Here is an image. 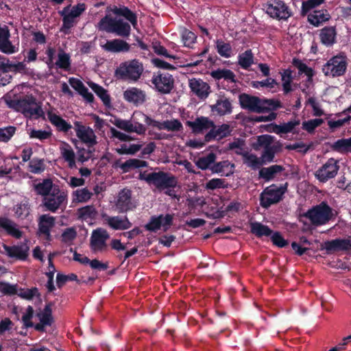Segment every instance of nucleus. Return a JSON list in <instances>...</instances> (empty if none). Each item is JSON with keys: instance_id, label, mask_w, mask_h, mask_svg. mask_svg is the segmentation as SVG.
I'll return each mask as SVG.
<instances>
[{"instance_id": "nucleus-1", "label": "nucleus", "mask_w": 351, "mask_h": 351, "mask_svg": "<svg viewBox=\"0 0 351 351\" xmlns=\"http://www.w3.org/2000/svg\"><path fill=\"white\" fill-rule=\"evenodd\" d=\"M8 106L21 112L25 117L38 119L43 116L41 104L32 95H25L19 99L6 100Z\"/></svg>"}, {"instance_id": "nucleus-2", "label": "nucleus", "mask_w": 351, "mask_h": 351, "mask_svg": "<svg viewBox=\"0 0 351 351\" xmlns=\"http://www.w3.org/2000/svg\"><path fill=\"white\" fill-rule=\"evenodd\" d=\"M239 103L243 109L256 113L275 110L282 107L281 102L278 99H261L245 93L240 95Z\"/></svg>"}, {"instance_id": "nucleus-3", "label": "nucleus", "mask_w": 351, "mask_h": 351, "mask_svg": "<svg viewBox=\"0 0 351 351\" xmlns=\"http://www.w3.org/2000/svg\"><path fill=\"white\" fill-rule=\"evenodd\" d=\"M138 180L153 185L160 191L168 189H173L178 184V179L171 173L162 171L148 173L147 171L141 172Z\"/></svg>"}, {"instance_id": "nucleus-4", "label": "nucleus", "mask_w": 351, "mask_h": 351, "mask_svg": "<svg viewBox=\"0 0 351 351\" xmlns=\"http://www.w3.org/2000/svg\"><path fill=\"white\" fill-rule=\"evenodd\" d=\"M97 27L99 31L115 34L121 37H128L131 27L128 23L121 19L113 18L110 15L103 17L97 23Z\"/></svg>"}, {"instance_id": "nucleus-5", "label": "nucleus", "mask_w": 351, "mask_h": 351, "mask_svg": "<svg viewBox=\"0 0 351 351\" xmlns=\"http://www.w3.org/2000/svg\"><path fill=\"white\" fill-rule=\"evenodd\" d=\"M335 216L333 209L325 202L313 206L304 214V217L308 219L315 226L325 225L335 219Z\"/></svg>"}, {"instance_id": "nucleus-6", "label": "nucleus", "mask_w": 351, "mask_h": 351, "mask_svg": "<svg viewBox=\"0 0 351 351\" xmlns=\"http://www.w3.org/2000/svg\"><path fill=\"white\" fill-rule=\"evenodd\" d=\"M144 68L141 62L132 60L121 63L115 71L116 76L123 80L136 82L141 77Z\"/></svg>"}, {"instance_id": "nucleus-7", "label": "nucleus", "mask_w": 351, "mask_h": 351, "mask_svg": "<svg viewBox=\"0 0 351 351\" xmlns=\"http://www.w3.org/2000/svg\"><path fill=\"white\" fill-rule=\"evenodd\" d=\"M287 189V183L277 186L271 184L266 187L260 195V204L263 208H267L271 205L278 203Z\"/></svg>"}, {"instance_id": "nucleus-8", "label": "nucleus", "mask_w": 351, "mask_h": 351, "mask_svg": "<svg viewBox=\"0 0 351 351\" xmlns=\"http://www.w3.org/2000/svg\"><path fill=\"white\" fill-rule=\"evenodd\" d=\"M347 66V58L343 53H341L329 59L323 65L322 72L326 76L339 77L346 73Z\"/></svg>"}, {"instance_id": "nucleus-9", "label": "nucleus", "mask_w": 351, "mask_h": 351, "mask_svg": "<svg viewBox=\"0 0 351 351\" xmlns=\"http://www.w3.org/2000/svg\"><path fill=\"white\" fill-rule=\"evenodd\" d=\"M274 137L270 135H261L258 136L257 144L263 148L261 155L263 165H267L274 161L275 155L280 150V145H273Z\"/></svg>"}, {"instance_id": "nucleus-10", "label": "nucleus", "mask_w": 351, "mask_h": 351, "mask_svg": "<svg viewBox=\"0 0 351 351\" xmlns=\"http://www.w3.org/2000/svg\"><path fill=\"white\" fill-rule=\"evenodd\" d=\"M86 10L84 3H78L71 7L68 5L63 8L62 10L58 12L59 14L62 17V25L61 31L64 33L67 30L73 27L77 23V18L79 17Z\"/></svg>"}, {"instance_id": "nucleus-11", "label": "nucleus", "mask_w": 351, "mask_h": 351, "mask_svg": "<svg viewBox=\"0 0 351 351\" xmlns=\"http://www.w3.org/2000/svg\"><path fill=\"white\" fill-rule=\"evenodd\" d=\"M67 193L55 186L53 191L43 198V205L47 210L56 213L58 209L64 206L67 202Z\"/></svg>"}, {"instance_id": "nucleus-12", "label": "nucleus", "mask_w": 351, "mask_h": 351, "mask_svg": "<svg viewBox=\"0 0 351 351\" xmlns=\"http://www.w3.org/2000/svg\"><path fill=\"white\" fill-rule=\"evenodd\" d=\"M114 206L119 213H125L136 208V202L132 197L130 189L124 188L121 190L115 199Z\"/></svg>"}, {"instance_id": "nucleus-13", "label": "nucleus", "mask_w": 351, "mask_h": 351, "mask_svg": "<svg viewBox=\"0 0 351 351\" xmlns=\"http://www.w3.org/2000/svg\"><path fill=\"white\" fill-rule=\"evenodd\" d=\"M109 232L104 228H98L93 230L90 238V248L93 253L103 252L107 250Z\"/></svg>"}, {"instance_id": "nucleus-14", "label": "nucleus", "mask_w": 351, "mask_h": 351, "mask_svg": "<svg viewBox=\"0 0 351 351\" xmlns=\"http://www.w3.org/2000/svg\"><path fill=\"white\" fill-rule=\"evenodd\" d=\"M266 12L272 18L286 20L291 16L288 6L280 0H269L265 7Z\"/></svg>"}, {"instance_id": "nucleus-15", "label": "nucleus", "mask_w": 351, "mask_h": 351, "mask_svg": "<svg viewBox=\"0 0 351 351\" xmlns=\"http://www.w3.org/2000/svg\"><path fill=\"white\" fill-rule=\"evenodd\" d=\"M339 169L338 161L331 158L315 172V176L319 182H326L335 178Z\"/></svg>"}, {"instance_id": "nucleus-16", "label": "nucleus", "mask_w": 351, "mask_h": 351, "mask_svg": "<svg viewBox=\"0 0 351 351\" xmlns=\"http://www.w3.org/2000/svg\"><path fill=\"white\" fill-rule=\"evenodd\" d=\"M152 83L158 92L168 94L173 88L174 80L172 75L167 73H158L153 75Z\"/></svg>"}, {"instance_id": "nucleus-17", "label": "nucleus", "mask_w": 351, "mask_h": 351, "mask_svg": "<svg viewBox=\"0 0 351 351\" xmlns=\"http://www.w3.org/2000/svg\"><path fill=\"white\" fill-rule=\"evenodd\" d=\"M29 246L26 243H21V244L9 246L5 244H2L0 247V252L5 254L10 258H14L18 260H25L29 254Z\"/></svg>"}, {"instance_id": "nucleus-18", "label": "nucleus", "mask_w": 351, "mask_h": 351, "mask_svg": "<svg viewBox=\"0 0 351 351\" xmlns=\"http://www.w3.org/2000/svg\"><path fill=\"white\" fill-rule=\"evenodd\" d=\"M76 136L82 142L88 146H93L97 143V136L92 128L82 125L79 121L74 123Z\"/></svg>"}, {"instance_id": "nucleus-19", "label": "nucleus", "mask_w": 351, "mask_h": 351, "mask_svg": "<svg viewBox=\"0 0 351 351\" xmlns=\"http://www.w3.org/2000/svg\"><path fill=\"white\" fill-rule=\"evenodd\" d=\"M104 223L115 230H125L130 228L132 223L126 216H109L102 215Z\"/></svg>"}, {"instance_id": "nucleus-20", "label": "nucleus", "mask_w": 351, "mask_h": 351, "mask_svg": "<svg viewBox=\"0 0 351 351\" xmlns=\"http://www.w3.org/2000/svg\"><path fill=\"white\" fill-rule=\"evenodd\" d=\"M112 123L120 130L128 133L134 132L141 135L144 134L146 132V128L143 124L134 123L132 120L115 119Z\"/></svg>"}, {"instance_id": "nucleus-21", "label": "nucleus", "mask_w": 351, "mask_h": 351, "mask_svg": "<svg viewBox=\"0 0 351 351\" xmlns=\"http://www.w3.org/2000/svg\"><path fill=\"white\" fill-rule=\"evenodd\" d=\"M189 86L191 92L201 99H206L210 93V87L208 84L201 79L192 78L189 80Z\"/></svg>"}, {"instance_id": "nucleus-22", "label": "nucleus", "mask_w": 351, "mask_h": 351, "mask_svg": "<svg viewBox=\"0 0 351 351\" xmlns=\"http://www.w3.org/2000/svg\"><path fill=\"white\" fill-rule=\"evenodd\" d=\"M123 99L129 103L138 106L146 101V93L144 90L136 87H131L123 92Z\"/></svg>"}, {"instance_id": "nucleus-23", "label": "nucleus", "mask_w": 351, "mask_h": 351, "mask_svg": "<svg viewBox=\"0 0 351 351\" xmlns=\"http://www.w3.org/2000/svg\"><path fill=\"white\" fill-rule=\"evenodd\" d=\"M186 125L192 130L194 134H200L204 131L211 130L214 126V122L206 117H200L194 121H188Z\"/></svg>"}, {"instance_id": "nucleus-24", "label": "nucleus", "mask_w": 351, "mask_h": 351, "mask_svg": "<svg viewBox=\"0 0 351 351\" xmlns=\"http://www.w3.org/2000/svg\"><path fill=\"white\" fill-rule=\"evenodd\" d=\"M231 132L232 130L228 124L224 123L218 127L214 125V126L211 128V130L205 135V141L221 140L230 135Z\"/></svg>"}, {"instance_id": "nucleus-25", "label": "nucleus", "mask_w": 351, "mask_h": 351, "mask_svg": "<svg viewBox=\"0 0 351 351\" xmlns=\"http://www.w3.org/2000/svg\"><path fill=\"white\" fill-rule=\"evenodd\" d=\"M324 248L328 252L348 251L351 250L350 239H336L325 242Z\"/></svg>"}, {"instance_id": "nucleus-26", "label": "nucleus", "mask_w": 351, "mask_h": 351, "mask_svg": "<svg viewBox=\"0 0 351 351\" xmlns=\"http://www.w3.org/2000/svg\"><path fill=\"white\" fill-rule=\"evenodd\" d=\"M0 229L15 239H20L23 235V232L18 228V225L7 217H0Z\"/></svg>"}, {"instance_id": "nucleus-27", "label": "nucleus", "mask_w": 351, "mask_h": 351, "mask_svg": "<svg viewBox=\"0 0 351 351\" xmlns=\"http://www.w3.org/2000/svg\"><path fill=\"white\" fill-rule=\"evenodd\" d=\"M210 110L219 116L230 114L232 111V106L229 99L225 97H220L215 104L210 106Z\"/></svg>"}, {"instance_id": "nucleus-28", "label": "nucleus", "mask_w": 351, "mask_h": 351, "mask_svg": "<svg viewBox=\"0 0 351 351\" xmlns=\"http://www.w3.org/2000/svg\"><path fill=\"white\" fill-rule=\"evenodd\" d=\"M10 31L7 26L0 27V51L11 54L16 51V48L9 40Z\"/></svg>"}, {"instance_id": "nucleus-29", "label": "nucleus", "mask_w": 351, "mask_h": 351, "mask_svg": "<svg viewBox=\"0 0 351 351\" xmlns=\"http://www.w3.org/2000/svg\"><path fill=\"white\" fill-rule=\"evenodd\" d=\"M284 170L285 168L282 165H272L269 167L260 169L258 176L265 182H269L273 180L278 174L280 173Z\"/></svg>"}, {"instance_id": "nucleus-30", "label": "nucleus", "mask_w": 351, "mask_h": 351, "mask_svg": "<svg viewBox=\"0 0 351 351\" xmlns=\"http://www.w3.org/2000/svg\"><path fill=\"white\" fill-rule=\"evenodd\" d=\"M55 225V217L49 215H43L38 221L39 232L45 235L47 239L50 238V230Z\"/></svg>"}, {"instance_id": "nucleus-31", "label": "nucleus", "mask_w": 351, "mask_h": 351, "mask_svg": "<svg viewBox=\"0 0 351 351\" xmlns=\"http://www.w3.org/2000/svg\"><path fill=\"white\" fill-rule=\"evenodd\" d=\"M300 124V121L299 119H294L290 120L287 123H284L280 125H272V131L277 134H287L289 132L298 133V132L295 130V128L297 126H299Z\"/></svg>"}, {"instance_id": "nucleus-32", "label": "nucleus", "mask_w": 351, "mask_h": 351, "mask_svg": "<svg viewBox=\"0 0 351 351\" xmlns=\"http://www.w3.org/2000/svg\"><path fill=\"white\" fill-rule=\"evenodd\" d=\"M103 48L106 51L114 53L126 52L130 50V45L123 40L114 39L108 40L106 43L103 45Z\"/></svg>"}, {"instance_id": "nucleus-33", "label": "nucleus", "mask_w": 351, "mask_h": 351, "mask_svg": "<svg viewBox=\"0 0 351 351\" xmlns=\"http://www.w3.org/2000/svg\"><path fill=\"white\" fill-rule=\"evenodd\" d=\"M60 152L62 158L68 162L69 167H75V154L71 146L65 142H62L60 145Z\"/></svg>"}, {"instance_id": "nucleus-34", "label": "nucleus", "mask_w": 351, "mask_h": 351, "mask_svg": "<svg viewBox=\"0 0 351 351\" xmlns=\"http://www.w3.org/2000/svg\"><path fill=\"white\" fill-rule=\"evenodd\" d=\"M55 186H58L54 184L51 179H45L41 182L34 184V189L36 194L44 197L53 191Z\"/></svg>"}, {"instance_id": "nucleus-35", "label": "nucleus", "mask_w": 351, "mask_h": 351, "mask_svg": "<svg viewBox=\"0 0 351 351\" xmlns=\"http://www.w3.org/2000/svg\"><path fill=\"white\" fill-rule=\"evenodd\" d=\"M337 32L334 27H326L321 29L319 38L322 44L332 46L335 43Z\"/></svg>"}, {"instance_id": "nucleus-36", "label": "nucleus", "mask_w": 351, "mask_h": 351, "mask_svg": "<svg viewBox=\"0 0 351 351\" xmlns=\"http://www.w3.org/2000/svg\"><path fill=\"white\" fill-rule=\"evenodd\" d=\"M116 166L119 167L123 173H127L133 169L147 167V162L137 158H132L121 164L117 162Z\"/></svg>"}, {"instance_id": "nucleus-37", "label": "nucleus", "mask_w": 351, "mask_h": 351, "mask_svg": "<svg viewBox=\"0 0 351 351\" xmlns=\"http://www.w3.org/2000/svg\"><path fill=\"white\" fill-rule=\"evenodd\" d=\"M48 118L50 122L60 132H67L72 128L70 123L56 114L49 113Z\"/></svg>"}, {"instance_id": "nucleus-38", "label": "nucleus", "mask_w": 351, "mask_h": 351, "mask_svg": "<svg viewBox=\"0 0 351 351\" xmlns=\"http://www.w3.org/2000/svg\"><path fill=\"white\" fill-rule=\"evenodd\" d=\"M88 84L89 87L95 93V94L101 99L104 104L106 106L110 107L111 102L110 95L108 94V91L102 86L94 82H88Z\"/></svg>"}, {"instance_id": "nucleus-39", "label": "nucleus", "mask_w": 351, "mask_h": 351, "mask_svg": "<svg viewBox=\"0 0 351 351\" xmlns=\"http://www.w3.org/2000/svg\"><path fill=\"white\" fill-rule=\"evenodd\" d=\"M250 231L257 237H268L272 234V230L267 226L260 222L250 223Z\"/></svg>"}, {"instance_id": "nucleus-40", "label": "nucleus", "mask_w": 351, "mask_h": 351, "mask_svg": "<svg viewBox=\"0 0 351 351\" xmlns=\"http://www.w3.org/2000/svg\"><path fill=\"white\" fill-rule=\"evenodd\" d=\"M329 19V15L325 10H315L308 16V21L315 26H319L321 23L326 21Z\"/></svg>"}, {"instance_id": "nucleus-41", "label": "nucleus", "mask_w": 351, "mask_h": 351, "mask_svg": "<svg viewBox=\"0 0 351 351\" xmlns=\"http://www.w3.org/2000/svg\"><path fill=\"white\" fill-rule=\"evenodd\" d=\"M242 157L243 163L252 169H257L261 166L263 165L261 158L257 157V156L254 154L246 152L243 154Z\"/></svg>"}, {"instance_id": "nucleus-42", "label": "nucleus", "mask_w": 351, "mask_h": 351, "mask_svg": "<svg viewBox=\"0 0 351 351\" xmlns=\"http://www.w3.org/2000/svg\"><path fill=\"white\" fill-rule=\"evenodd\" d=\"M112 12L116 15L124 16L127 20H128L132 23V25L134 27H135L136 25V24H137L136 16L131 10H130L128 8H126V7H123V8L114 7L112 10Z\"/></svg>"}, {"instance_id": "nucleus-43", "label": "nucleus", "mask_w": 351, "mask_h": 351, "mask_svg": "<svg viewBox=\"0 0 351 351\" xmlns=\"http://www.w3.org/2000/svg\"><path fill=\"white\" fill-rule=\"evenodd\" d=\"M238 64L243 69H248L254 64V55L251 49L239 55Z\"/></svg>"}, {"instance_id": "nucleus-44", "label": "nucleus", "mask_w": 351, "mask_h": 351, "mask_svg": "<svg viewBox=\"0 0 351 351\" xmlns=\"http://www.w3.org/2000/svg\"><path fill=\"white\" fill-rule=\"evenodd\" d=\"M210 75L215 80L224 79L231 82H235V75L229 69H217L213 71Z\"/></svg>"}, {"instance_id": "nucleus-45", "label": "nucleus", "mask_w": 351, "mask_h": 351, "mask_svg": "<svg viewBox=\"0 0 351 351\" xmlns=\"http://www.w3.org/2000/svg\"><path fill=\"white\" fill-rule=\"evenodd\" d=\"M216 49L218 53L226 58L231 57L232 55V49L230 43H225L221 39H218L215 42Z\"/></svg>"}, {"instance_id": "nucleus-46", "label": "nucleus", "mask_w": 351, "mask_h": 351, "mask_svg": "<svg viewBox=\"0 0 351 351\" xmlns=\"http://www.w3.org/2000/svg\"><path fill=\"white\" fill-rule=\"evenodd\" d=\"M79 218L83 220L93 219L96 217L97 212L93 205L86 206L77 210Z\"/></svg>"}, {"instance_id": "nucleus-47", "label": "nucleus", "mask_w": 351, "mask_h": 351, "mask_svg": "<svg viewBox=\"0 0 351 351\" xmlns=\"http://www.w3.org/2000/svg\"><path fill=\"white\" fill-rule=\"evenodd\" d=\"M332 148L338 152H351V137L337 140L333 143Z\"/></svg>"}, {"instance_id": "nucleus-48", "label": "nucleus", "mask_w": 351, "mask_h": 351, "mask_svg": "<svg viewBox=\"0 0 351 351\" xmlns=\"http://www.w3.org/2000/svg\"><path fill=\"white\" fill-rule=\"evenodd\" d=\"M216 160V155L214 153H209L208 155L198 158L195 161V165L201 169L205 170L212 167L210 166Z\"/></svg>"}, {"instance_id": "nucleus-49", "label": "nucleus", "mask_w": 351, "mask_h": 351, "mask_svg": "<svg viewBox=\"0 0 351 351\" xmlns=\"http://www.w3.org/2000/svg\"><path fill=\"white\" fill-rule=\"evenodd\" d=\"M37 316L40 322L51 326L53 322L51 304H47L41 312L37 313Z\"/></svg>"}, {"instance_id": "nucleus-50", "label": "nucleus", "mask_w": 351, "mask_h": 351, "mask_svg": "<svg viewBox=\"0 0 351 351\" xmlns=\"http://www.w3.org/2000/svg\"><path fill=\"white\" fill-rule=\"evenodd\" d=\"M142 147L141 145L139 144H132L130 145H128L126 144H123L121 145V147L116 148L115 151L119 154H129V155H134L136 152H138Z\"/></svg>"}, {"instance_id": "nucleus-51", "label": "nucleus", "mask_w": 351, "mask_h": 351, "mask_svg": "<svg viewBox=\"0 0 351 351\" xmlns=\"http://www.w3.org/2000/svg\"><path fill=\"white\" fill-rule=\"evenodd\" d=\"M73 195L77 202H86L91 198L93 193L87 188H83L75 191Z\"/></svg>"}, {"instance_id": "nucleus-52", "label": "nucleus", "mask_w": 351, "mask_h": 351, "mask_svg": "<svg viewBox=\"0 0 351 351\" xmlns=\"http://www.w3.org/2000/svg\"><path fill=\"white\" fill-rule=\"evenodd\" d=\"M228 187V183L225 179L213 178L208 181L205 188L208 190H215L218 189H226Z\"/></svg>"}, {"instance_id": "nucleus-53", "label": "nucleus", "mask_w": 351, "mask_h": 351, "mask_svg": "<svg viewBox=\"0 0 351 351\" xmlns=\"http://www.w3.org/2000/svg\"><path fill=\"white\" fill-rule=\"evenodd\" d=\"M16 294L19 297L28 300L33 299L34 297L40 296L38 290L36 287L32 289H21L19 290H17Z\"/></svg>"}, {"instance_id": "nucleus-54", "label": "nucleus", "mask_w": 351, "mask_h": 351, "mask_svg": "<svg viewBox=\"0 0 351 351\" xmlns=\"http://www.w3.org/2000/svg\"><path fill=\"white\" fill-rule=\"evenodd\" d=\"M135 114H138V115L143 117L144 121L147 125H151V126L156 128L160 130H165V121L160 122L158 121L154 120L152 118H150L149 117H148L147 115H146L142 112H135L134 114V115H135Z\"/></svg>"}, {"instance_id": "nucleus-55", "label": "nucleus", "mask_w": 351, "mask_h": 351, "mask_svg": "<svg viewBox=\"0 0 351 351\" xmlns=\"http://www.w3.org/2000/svg\"><path fill=\"white\" fill-rule=\"evenodd\" d=\"M162 223V215L158 217L154 216L151 217L149 222L145 225V228L149 231L156 232L160 228Z\"/></svg>"}, {"instance_id": "nucleus-56", "label": "nucleus", "mask_w": 351, "mask_h": 351, "mask_svg": "<svg viewBox=\"0 0 351 351\" xmlns=\"http://www.w3.org/2000/svg\"><path fill=\"white\" fill-rule=\"evenodd\" d=\"M52 135L51 130H32L29 132V137L32 138H37L40 141H44L49 138Z\"/></svg>"}, {"instance_id": "nucleus-57", "label": "nucleus", "mask_w": 351, "mask_h": 351, "mask_svg": "<svg viewBox=\"0 0 351 351\" xmlns=\"http://www.w3.org/2000/svg\"><path fill=\"white\" fill-rule=\"evenodd\" d=\"M165 130L169 132H181L183 130L182 123L176 119L165 120Z\"/></svg>"}, {"instance_id": "nucleus-58", "label": "nucleus", "mask_w": 351, "mask_h": 351, "mask_svg": "<svg viewBox=\"0 0 351 351\" xmlns=\"http://www.w3.org/2000/svg\"><path fill=\"white\" fill-rule=\"evenodd\" d=\"M56 64L60 69H68L70 67L69 56L64 51L60 52Z\"/></svg>"}, {"instance_id": "nucleus-59", "label": "nucleus", "mask_w": 351, "mask_h": 351, "mask_svg": "<svg viewBox=\"0 0 351 351\" xmlns=\"http://www.w3.org/2000/svg\"><path fill=\"white\" fill-rule=\"evenodd\" d=\"M245 142L243 140L237 138L233 142L229 143L228 148L230 150H234V152L238 155L243 156L247 151L243 150Z\"/></svg>"}, {"instance_id": "nucleus-60", "label": "nucleus", "mask_w": 351, "mask_h": 351, "mask_svg": "<svg viewBox=\"0 0 351 351\" xmlns=\"http://www.w3.org/2000/svg\"><path fill=\"white\" fill-rule=\"evenodd\" d=\"M324 122L322 119H314L302 123V128L309 133H311L314 130Z\"/></svg>"}, {"instance_id": "nucleus-61", "label": "nucleus", "mask_w": 351, "mask_h": 351, "mask_svg": "<svg viewBox=\"0 0 351 351\" xmlns=\"http://www.w3.org/2000/svg\"><path fill=\"white\" fill-rule=\"evenodd\" d=\"M77 276L75 274H70L69 275H64L62 274H58L56 276L57 286L60 288L68 281H77Z\"/></svg>"}, {"instance_id": "nucleus-62", "label": "nucleus", "mask_w": 351, "mask_h": 351, "mask_svg": "<svg viewBox=\"0 0 351 351\" xmlns=\"http://www.w3.org/2000/svg\"><path fill=\"white\" fill-rule=\"evenodd\" d=\"M29 171L33 173H40L45 169V165L43 160L33 159L29 164Z\"/></svg>"}, {"instance_id": "nucleus-63", "label": "nucleus", "mask_w": 351, "mask_h": 351, "mask_svg": "<svg viewBox=\"0 0 351 351\" xmlns=\"http://www.w3.org/2000/svg\"><path fill=\"white\" fill-rule=\"evenodd\" d=\"M16 128L14 126H8L0 128V141L8 142L14 134Z\"/></svg>"}, {"instance_id": "nucleus-64", "label": "nucleus", "mask_w": 351, "mask_h": 351, "mask_svg": "<svg viewBox=\"0 0 351 351\" xmlns=\"http://www.w3.org/2000/svg\"><path fill=\"white\" fill-rule=\"evenodd\" d=\"M17 285H11L8 282H0V292L4 295H14L17 293Z\"/></svg>"}]
</instances>
